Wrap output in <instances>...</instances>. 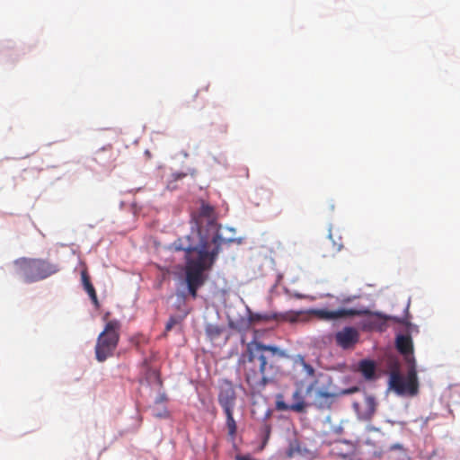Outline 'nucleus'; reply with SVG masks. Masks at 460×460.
<instances>
[{"instance_id": "dca6fc26", "label": "nucleus", "mask_w": 460, "mask_h": 460, "mask_svg": "<svg viewBox=\"0 0 460 460\" xmlns=\"http://www.w3.org/2000/svg\"><path fill=\"white\" fill-rule=\"evenodd\" d=\"M294 402L289 405L291 411L303 412L305 410L304 396L299 389L296 390L292 395Z\"/></svg>"}, {"instance_id": "c85d7f7f", "label": "nucleus", "mask_w": 460, "mask_h": 460, "mask_svg": "<svg viewBox=\"0 0 460 460\" xmlns=\"http://www.w3.org/2000/svg\"><path fill=\"white\" fill-rule=\"evenodd\" d=\"M89 296L91 297L93 303L97 305H98V298H97V295H96V292L95 290L93 291V293H89L88 294Z\"/></svg>"}, {"instance_id": "b1692460", "label": "nucleus", "mask_w": 460, "mask_h": 460, "mask_svg": "<svg viewBox=\"0 0 460 460\" xmlns=\"http://www.w3.org/2000/svg\"><path fill=\"white\" fill-rule=\"evenodd\" d=\"M177 323V320L174 317H171L166 323L165 330L168 332Z\"/></svg>"}, {"instance_id": "7ed1b4c3", "label": "nucleus", "mask_w": 460, "mask_h": 460, "mask_svg": "<svg viewBox=\"0 0 460 460\" xmlns=\"http://www.w3.org/2000/svg\"><path fill=\"white\" fill-rule=\"evenodd\" d=\"M14 265L26 283L45 279L59 271L58 264L37 258H20L14 261Z\"/></svg>"}, {"instance_id": "423d86ee", "label": "nucleus", "mask_w": 460, "mask_h": 460, "mask_svg": "<svg viewBox=\"0 0 460 460\" xmlns=\"http://www.w3.org/2000/svg\"><path fill=\"white\" fill-rule=\"evenodd\" d=\"M218 402L226 411H234L236 402V393L233 384L224 381L219 387Z\"/></svg>"}, {"instance_id": "f257e3e1", "label": "nucleus", "mask_w": 460, "mask_h": 460, "mask_svg": "<svg viewBox=\"0 0 460 460\" xmlns=\"http://www.w3.org/2000/svg\"><path fill=\"white\" fill-rule=\"evenodd\" d=\"M192 219L197 229L174 241L172 249L184 252L185 281L190 295L196 298L198 289L206 282L205 272L214 266L221 246L234 242V239L222 237L215 208L204 201L199 210L192 213Z\"/></svg>"}, {"instance_id": "72a5a7b5", "label": "nucleus", "mask_w": 460, "mask_h": 460, "mask_svg": "<svg viewBox=\"0 0 460 460\" xmlns=\"http://www.w3.org/2000/svg\"><path fill=\"white\" fill-rule=\"evenodd\" d=\"M350 301H351V299H350V298H347V299H344V301H343V302L347 303V302H350Z\"/></svg>"}, {"instance_id": "20e7f679", "label": "nucleus", "mask_w": 460, "mask_h": 460, "mask_svg": "<svg viewBox=\"0 0 460 460\" xmlns=\"http://www.w3.org/2000/svg\"><path fill=\"white\" fill-rule=\"evenodd\" d=\"M121 323L112 319L106 323L103 331L98 335L95 344V358L104 362L113 357L120 337Z\"/></svg>"}, {"instance_id": "9b49d317", "label": "nucleus", "mask_w": 460, "mask_h": 460, "mask_svg": "<svg viewBox=\"0 0 460 460\" xmlns=\"http://www.w3.org/2000/svg\"><path fill=\"white\" fill-rule=\"evenodd\" d=\"M338 397V394L327 387L318 389L315 393L314 405L319 409H329Z\"/></svg>"}, {"instance_id": "39448f33", "label": "nucleus", "mask_w": 460, "mask_h": 460, "mask_svg": "<svg viewBox=\"0 0 460 460\" xmlns=\"http://www.w3.org/2000/svg\"><path fill=\"white\" fill-rule=\"evenodd\" d=\"M365 313L367 310H358L356 308H341L331 311L327 309H310L307 314L317 317L319 320L330 321L345 317L358 316Z\"/></svg>"}, {"instance_id": "f704fd0d", "label": "nucleus", "mask_w": 460, "mask_h": 460, "mask_svg": "<svg viewBox=\"0 0 460 460\" xmlns=\"http://www.w3.org/2000/svg\"><path fill=\"white\" fill-rule=\"evenodd\" d=\"M208 86H205L204 91L208 92Z\"/></svg>"}, {"instance_id": "bb28decb", "label": "nucleus", "mask_w": 460, "mask_h": 460, "mask_svg": "<svg viewBox=\"0 0 460 460\" xmlns=\"http://www.w3.org/2000/svg\"><path fill=\"white\" fill-rule=\"evenodd\" d=\"M89 296L91 297L93 303L97 305H98V298H97V295H96V292L95 290L93 291V293H89L88 294Z\"/></svg>"}, {"instance_id": "6ab92c4d", "label": "nucleus", "mask_w": 460, "mask_h": 460, "mask_svg": "<svg viewBox=\"0 0 460 460\" xmlns=\"http://www.w3.org/2000/svg\"><path fill=\"white\" fill-rule=\"evenodd\" d=\"M302 314V312H288L283 315V319L289 321L291 323L296 322L298 316Z\"/></svg>"}, {"instance_id": "f03ea898", "label": "nucleus", "mask_w": 460, "mask_h": 460, "mask_svg": "<svg viewBox=\"0 0 460 460\" xmlns=\"http://www.w3.org/2000/svg\"><path fill=\"white\" fill-rule=\"evenodd\" d=\"M275 357L285 358L287 354L276 346L259 341L247 344L241 362L245 382L252 392H261L278 377L280 367L274 360Z\"/></svg>"}, {"instance_id": "4468645a", "label": "nucleus", "mask_w": 460, "mask_h": 460, "mask_svg": "<svg viewBox=\"0 0 460 460\" xmlns=\"http://www.w3.org/2000/svg\"><path fill=\"white\" fill-rule=\"evenodd\" d=\"M406 382L408 383V387L411 390V395H415L419 390V383L417 377V371L415 369V366L412 365L407 373Z\"/></svg>"}, {"instance_id": "f3484780", "label": "nucleus", "mask_w": 460, "mask_h": 460, "mask_svg": "<svg viewBox=\"0 0 460 460\" xmlns=\"http://www.w3.org/2000/svg\"><path fill=\"white\" fill-rule=\"evenodd\" d=\"M226 417V425L227 428L228 436L231 438H234L237 432V425L234 419V411H224Z\"/></svg>"}, {"instance_id": "cd10ccee", "label": "nucleus", "mask_w": 460, "mask_h": 460, "mask_svg": "<svg viewBox=\"0 0 460 460\" xmlns=\"http://www.w3.org/2000/svg\"><path fill=\"white\" fill-rule=\"evenodd\" d=\"M89 296L91 297L93 303L97 305H98V298H97V295H96V292L95 290L93 291V293H89L88 294Z\"/></svg>"}, {"instance_id": "412c9836", "label": "nucleus", "mask_w": 460, "mask_h": 460, "mask_svg": "<svg viewBox=\"0 0 460 460\" xmlns=\"http://www.w3.org/2000/svg\"><path fill=\"white\" fill-rule=\"evenodd\" d=\"M359 391V388L358 386H352L348 389L341 390V392L337 393L338 396L340 395H345V394H351L354 393H357Z\"/></svg>"}, {"instance_id": "a878e982", "label": "nucleus", "mask_w": 460, "mask_h": 460, "mask_svg": "<svg viewBox=\"0 0 460 460\" xmlns=\"http://www.w3.org/2000/svg\"><path fill=\"white\" fill-rule=\"evenodd\" d=\"M295 363L301 365L304 367L307 362L305 359V357L302 355H296L295 358Z\"/></svg>"}, {"instance_id": "a211bd4d", "label": "nucleus", "mask_w": 460, "mask_h": 460, "mask_svg": "<svg viewBox=\"0 0 460 460\" xmlns=\"http://www.w3.org/2000/svg\"><path fill=\"white\" fill-rule=\"evenodd\" d=\"M206 333L211 340H215L220 336L222 329L217 325L208 324L206 327Z\"/></svg>"}, {"instance_id": "0eeeda50", "label": "nucleus", "mask_w": 460, "mask_h": 460, "mask_svg": "<svg viewBox=\"0 0 460 460\" xmlns=\"http://www.w3.org/2000/svg\"><path fill=\"white\" fill-rule=\"evenodd\" d=\"M336 344L343 349H352L359 340V332L354 327H344L334 336Z\"/></svg>"}, {"instance_id": "473e14b6", "label": "nucleus", "mask_w": 460, "mask_h": 460, "mask_svg": "<svg viewBox=\"0 0 460 460\" xmlns=\"http://www.w3.org/2000/svg\"><path fill=\"white\" fill-rule=\"evenodd\" d=\"M316 382H314L312 383L306 389V393L309 394L312 392V390L314 389V385H315Z\"/></svg>"}, {"instance_id": "aec40b11", "label": "nucleus", "mask_w": 460, "mask_h": 460, "mask_svg": "<svg viewBox=\"0 0 460 460\" xmlns=\"http://www.w3.org/2000/svg\"><path fill=\"white\" fill-rule=\"evenodd\" d=\"M152 411H153V416H155V418L163 419V418L169 417V411H167V409L165 407L161 411H156L155 408H153Z\"/></svg>"}, {"instance_id": "ddd939ff", "label": "nucleus", "mask_w": 460, "mask_h": 460, "mask_svg": "<svg viewBox=\"0 0 460 460\" xmlns=\"http://www.w3.org/2000/svg\"><path fill=\"white\" fill-rule=\"evenodd\" d=\"M396 348L398 351L402 354L407 360L410 361V358L413 352L412 341L409 335H398L396 338Z\"/></svg>"}, {"instance_id": "4be33fe9", "label": "nucleus", "mask_w": 460, "mask_h": 460, "mask_svg": "<svg viewBox=\"0 0 460 460\" xmlns=\"http://www.w3.org/2000/svg\"><path fill=\"white\" fill-rule=\"evenodd\" d=\"M167 400H168L167 395L164 393H163V394H160L156 397V399L155 401V404L165 403L167 402Z\"/></svg>"}, {"instance_id": "2f4dec72", "label": "nucleus", "mask_w": 460, "mask_h": 460, "mask_svg": "<svg viewBox=\"0 0 460 460\" xmlns=\"http://www.w3.org/2000/svg\"><path fill=\"white\" fill-rule=\"evenodd\" d=\"M84 289L86 290V292L89 294V293H93V291L95 290L93 286L91 284H87V286L84 288Z\"/></svg>"}, {"instance_id": "5701e85b", "label": "nucleus", "mask_w": 460, "mask_h": 460, "mask_svg": "<svg viewBox=\"0 0 460 460\" xmlns=\"http://www.w3.org/2000/svg\"><path fill=\"white\" fill-rule=\"evenodd\" d=\"M81 276H82V281H83L84 288L87 286V284H91L90 278H89L86 270H83L81 273Z\"/></svg>"}, {"instance_id": "2eb2a0df", "label": "nucleus", "mask_w": 460, "mask_h": 460, "mask_svg": "<svg viewBox=\"0 0 460 460\" xmlns=\"http://www.w3.org/2000/svg\"><path fill=\"white\" fill-rule=\"evenodd\" d=\"M359 370L367 380H371L375 377L376 365L371 360H362L359 363Z\"/></svg>"}, {"instance_id": "393cba45", "label": "nucleus", "mask_w": 460, "mask_h": 460, "mask_svg": "<svg viewBox=\"0 0 460 460\" xmlns=\"http://www.w3.org/2000/svg\"><path fill=\"white\" fill-rule=\"evenodd\" d=\"M303 368L308 376H313L314 375V368L310 364L306 363Z\"/></svg>"}, {"instance_id": "c9c22d12", "label": "nucleus", "mask_w": 460, "mask_h": 460, "mask_svg": "<svg viewBox=\"0 0 460 460\" xmlns=\"http://www.w3.org/2000/svg\"><path fill=\"white\" fill-rule=\"evenodd\" d=\"M369 430H377L375 428H368Z\"/></svg>"}, {"instance_id": "7c9ffc66", "label": "nucleus", "mask_w": 460, "mask_h": 460, "mask_svg": "<svg viewBox=\"0 0 460 460\" xmlns=\"http://www.w3.org/2000/svg\"><path fill=\"white\" fill-rule=\"evenodd\" d=\"M186 176V173H173L172 174V177L175 181H178L180 179H182L183 177Z\"/></svg>"}, {"instance_id": "6e6552de", "label": "nucleus", "mask_w": 460, "mask_h": 460, "mask_svg": "<svg viewBox=\"0 0 460 460\" xmlns=\"http://www.w3.org/2000/svg\"><path fill=\"white\" fill-rule=\"evenodd\" d=\"M376 402L374 396L366 395L363 405L354 402L353 406L357 411L358 418L361 420H370L376 411Z\"/></svg>"}, {"instance_id": "f8f14e48", "label": "nucleus", "mask_w": 460, "mask_h": 460, "mask_svg": "<svg viewBox=\"0 0 460 460\" xmlns=\"http://www.w3.org/2000/svg\"><path fill=\"white\" fill-rule=\"evenodd\" d=\"M93 159L96 163L102 164V166H114L116 156L112 146H107L97 150L94 154Z\"/></svg>"}, {"instance_id": "9d476101", "label": "nucleus", "mask_w": 460, "mask_h": 460, "mask_svg": "<svg viewBox=\"0 0 460 460\" xmlns=\"http://www.w3.org/2000/svg\"><path fill=\"white\" fill-rule=\"evenodd\" d=\"M366 310L367 313L362 314L367 315V317L363 322V328L367 330L383 331L386 326V321L388 317L383 316L379 313H371L369 310Z\"/></svg>"}, {"instance_id": "1a4fd4ad", "label": "nucleus", "mask_w": 460, "mask_h": 460, "mask_svg": "<svg viewBox=\"0 0 460 460\" xmlns=\"http://www.w3.org/2000/svg\"><path fill=\"white\" fill-rule=\"evenodd\" d=\"M389 389L393 390L398 395H411V390L408 387V383L402 377L398 370H393L389 376Z\"/></svg>"}, {"instance_id": "c756f323", "label": "nucleus", "mask_w": 460, "mask_h": 460, "mask_svg": "<svg viewBox=\"0 0 460 460\" xmlns=\"http://www.w3.org/2000/svg\"><path fill=\"white\" fill-rule=\"evenodd\" d=\"M277 407H278V409H279V410H284V411H286V410H290L289 405H287L285 402H279L277 403Z\"/></svg>"}]
</instances>
